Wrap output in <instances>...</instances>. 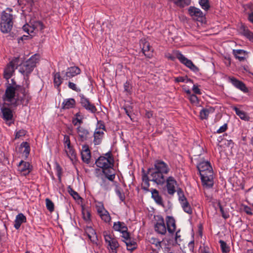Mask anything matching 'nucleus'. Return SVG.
I'll return each mask as SVG.
<instances>
[{
  "mask_svg": "<svg viewBox=\"0 0 253 253\" xmlns=\"http://www.w3.org/2000/svg\"><path fill=\"white\" fill-rule=\"evenodd\" d=\"M2 99L5 105L15 107L21 104L27 105L31 96L27 88L20 85H9L6 87Z\"/></svg>",
  "mask_w": 253,
  "mask_h": 253,
  "instance_id": "nucleus-1",
  "label": "nucleus"
},
{
  "mask_svg": "<svg viewBox=\"0 0 253 253\" xmlns=\"http://www.w3.org/2000/svg\"><path fill=\"white\" fill-rule=\"evenodd\" d=\"M170 169L168 164L161 160L154 162L153 167L148 169V174L151 181L157 185H162L166 181V175L168 174Z\"/></svg>",
  "mask_w": 253,
  "mask_h": 253,
  "instance_id": "nucleus-2",
  "label": "nucleus"
},
{
  "mask_svg": "<svg viewBox=\"0 0 253 253\" xmlns=\"http://www.w3.org/2000/svg\"><path fill=\"white\" fill-rule=\"evenodd\" d=\"M203 185L207 188H211L213 185V170L208 161H202L197 165Z\"/></svg>",
  "mask_w": 253,
  "mask_h": 253,
  "instance_id": "nucleus-3",
  "label": "nucleus"
},
{
  "mask_svg": "<svg viewBox=\"0 0 253 253\" xmlns=\"http://www.w3.org/2000/svg\"><path fill=\"white\" fill-rule=\"evenodd\" d=\"M11 8H7L1 13L0 22V30L3 33H8L11 31L13 26V15L10 12Z\"/></svg>",
  "mask_w": 253,
  "mask_h": 253,
  "instance_id": "nucleus-4",
  "label": "nucleus"
},
{
  "mask_svg": "<svg viewBox=\"0 0 253 253\" xmlns=\"http://www.w3.org/2000/svg\"><path fill=\"white\" fill-rule=\"evenodd\" d=\"M174 53L175 56L169 54L167 56L168 58L172 61H174L175 58H176L179 60L181 63L184 64L185 66L193 72H198L199 71V68L193 64L191 60H189L185 57L181 52L178 50H176L174 52Z\"/></svg>",
  "mask_w": 253,
  "mask_h": 253,
  "instance_id": "nucleus-5",
  "label": "nucleus"
},
{
  "mask_svg": "<svg viewBox=\"0 0 253 253\" xmlns=\"http://www.w3.org/2000/svg\"><path fill=\"white\" fill-rule=\"evenodd\" d=\"M40 55L35 54L32 55L20 69V72L23 75L28 76L34 70L36 66V63L39 60Z\"/></svg>",
  "mask_w": 253,
  "mask_h": 253,
  "instance_id": "nucleus-6",
  "label": "nucleus"
},
{
  "mask_svg": "<svg viewBox=\"0 0 253 253\" xmlns=\"http://www.w3.org/2000/svg\"><path fill=\"white\" fill-rule=\"evenodd\" d=\"M3 105L0 108V116L5 122L6 124L10 126L14 124L13 112L11 109Z\"/></svg>",
  "mask_w": 253,
  "mask_h": 253,
  "instance_id": "nucleus-7",
  "label": "nucleus"
},
{
  "mask_svg": "<svg viewBox=\"0 0 253 253\" xmlns=\"http://www.w3.org/2000/svg\"><path fill=\"white\" fill-rule=\"evenodd\" d=\"M188 12L191 18L203 23L205 19V14L198 8L191 6L188 9Z\"/></svg>",
  "mask_w": 253,
  "mask_h": 253,
  "instance_id": "nucleus-8",
  "label": "nucleus"
},
{
  "mask_svg": "<svg viewBox=\"0 0 253 253\" xmlns=\"http://www.w3.org/2000/svg\"><path fill=\"white\" fill-rule=\"evenodd\" d=\"M105 242L107 245L108 250L112 253H117L119 244L117 240L110 234H104Z\"/></svg>",
  "mask_w": 253,
  "mask_h": 253,
  "instance_id": "nucleus-9",
  "label": "nucleus"
},
{
  "mask_svg": "<svg viewBox=\"0 0 253 253\" xmlns=\"http://www.w3.org/2000/svg\"><path fill=\"white\" fill-rule=\"evenodd\" d=\"M154 230L159 234L164 235L167 233V227L164 218L162 216H157L154 224Z\"/></svg>",
  "mask_w": 253,
  "mask_h": 253,
  "instance_id": "nucleus-10",
  "label": "nucleus"
},
{
  "mask_svg": "<svg viewBox=\"0 0 253 253\" xmlns=\"http://www.w3.org/2000/svg\"><path fill=\"white\" fill-rule=\"evenodd\" d=\"M165 182L168 193L171 196L173 195L178 188L177 181L173 176H170L166 178Z\"/></svg>",
  "mask_w": 253,
  "mask_h": 253,
  "instance_id": "nucleus-11",
  "label": "nucleus"
},
{
  "mask_svg": "<svg viewBox=\"0 0 253 253\" xmlns=\"http://www.w3.org/2000/svg\"><path fill=\"white\" fill-rule=\"evenodd\" d=\"M76 131L79 141L84 142L90 138V134L89 131L88 129L83 126H79L76 128Z\"/></svg>",
  "mask_w": 253,
  "mask_h": 253,
  "instance_id": "nucleus-12",
  "label": "nucleus"
},
{
  "mask_svg": "<svg viewBox=\"0 0 253 253\" xmlns=\"http://www.w3.org/2000/svg\"><path fill=\"white\" fill-rule=\"evenodd\" d=\"M81 70L76 66H73L68 68L66 71H62V74L64 75L65 80H68L77 75L80 74Z\"/></svg>",
  "mask_w": 253,
  "mask_h": 253,
  "instance_id": "nucleus-13",
  "label": "nucleus"
},
{
  "mask_svg": "<svg viewBox=\"0 0 253 253\" xmlns=\"http://www.w3.org/2000/svg\"><path fill=\"white\" fill-rule=\"evenodd\" d=\"M95 164L97 167L104 169L105 168H110L113 166V162L110 161L107 159V158H105L104 156L99 157L95 161Z\"/></svg>",
  "mask_w": 253,
  "mask_h": 253,
  "instance_id": "nucleus-14",
  "label": "nucleus"
},
{
  "mask_svg": "<svg viewBox=\"0 0 253 253\" xmlns=\"http://www.w3.org/2000/svg\"><path fill=\"white\" fill-rule=\"evenodd\" d=\"M228 80L229 82H230L237 88L241 90L244 92H248V88L243 82L237 80L233 77H229Z\"/></svg>",
  "mask_w": 253,
  "mask_h": 253,
  "instance_id": "nucleus-15",
  "label": "nucleus"
},
{
  "mask_svg": "<svg viewBox=\"0 0 253 253\" xmlns=\"http://www.w3.org/2000/svg\"><path fill=\"white\" fill-rule=\"evenodd\" d=\"M18 170L24 175L29 174L32 169L29 162L21 161L18 165Z\"/></svg>",
  "mask_w": 253,
  "mask_h": 253,
  "instance_id": "nucleus-16",
  "label": "nucleus"
},
{
  "mask_svg": "<svg viewBox=\"0 0 253 253\" xmlns=\"http://www.w3.org/2000/svg\"><path fill=\"white\" fill-rule=\"evenodd\" d=\"M140 45L144 54L147 57H150L152 56V49L150 45V43L145 40H142Z\"/></svg>",
  "mask_w": 253,
  "mask_h": 253,
  "instance_id": "nucleus-17",
  "label": "nucleus"
},
{
  "mask_svg": "<svg viewBox=\"0 0 253 253\" xmlns=\"http://www.w3.org/2000/svg\"><path fill=\"white\" fill-rule=\"evenodd\" d=\"M143 172L142 175V183L141 184V188L146 192L150 191L149 187L150 186L149 181H151L150 179V175L147 173L144 172V170L143 169Z\"/></svg>",
  "mask_w": 253,
  "mask_h": 253,
  "instance_id": "nucleus-18",
  "label": "nucleus"
},
{
  "mask_svg": "<svg viewBox=\"0 0 253 253\" xmlns=\"http://www.w3.org/2000/svg\"><path fill=\"white\" fill-rule=\"evenodd\" d=\"M82 159L84 162L89 164L91 158L90 151L89 149L88 146L84 145L82 147V151L81 152Z\"/></svg>",
  "mask_w": 253,
  "mask_h": 253,
  "instance_id": "nucleus-19",
  "label": "nucleus"
},
{
  "mask_svg": "<svg viewBox=\"0 0 253 253\" xmlns=\"http://www.w3.org/2000/svg\"><path fill=\"white\" fill-rule=\"evenodd\" d=\"M167 229L169 233L173 234L176 229L175 221L172 216H168L166 219Z\"/></svg>",
  "mask_w": 253,
  "mask_h": 253,
  "instance_id": "nucleus-20",
  "label": "nucleus"
},
{
  "mask_svg": "<svg viewBox=\"0 0 253 253\" xmlns=\"http://www.w3.org/2000/svg\"><path fill=\"white\" fill-rule=\"evenodd\" d=\"M76 103V101L74 98H70L65 99L62 103L61 108L63 110L74 108L75 107Z\"/></svg>",
  "mask_w": 253,
  "mask_h": 253,
  "instance_id": "nucleus-21",
  "label": "nucleus"
},
{
  "mask_svg": "<svg viewBox=\"0 0 253 253\" xmlns=\"http://www.w3.org/2000/svg\"><path fill=\"white\" fill-rule=\"evenodd\" d=\"M26 222V217L22 213H18L15 218L14 220V227L16 229H19L21 225Z\"/></svg>",
  "mask_w": 253,
  "mask_h": 253,
  "instance_id": "nucleus-22",
  "label": "nucleus"
},
{
  "mask_svg": "<svg viewBox=\"0 0 253 253\" xmlns=\"http://www.w3.org/2000/svg\"><path fill=\"white\" fill-rule=\"evenodd\" d=\"M104 134V133L103 130L98 129H96L95 130L93 134V143L94 145H99L101 143Z\"/></svg>",
  "mask_w": 253,
  "mask_h": 253,
  "instance_id": "nucleus-23",
  "label": "nucleus"
},
{
  "mask_svg": "<svg viewBox=\"0 0 253 253\" xmlns=\"http://www.w3.org/2000/svg\"><path fill=\"white\" fill-rule=\"evenodd\" d=\"M214 109L212 107H209L202 109L200 112V117L201 120L207 119L210 113L214 112Z\"/></svg>",
  "mask_w": 253,
  "mask_h": 253,
  "instance_id": "nucleus-24",
  "label": "nucleus"
},
{
  "mask_svg": "<svg viewBox=\"0 0 253 253\" xmlns=\"http://www.w3.org/2000/svg\"><path fill=\"white\" fill-rule=\"evenodd\" d=\"M113 228L115 231L122 233L123 231L128 230L127 227L123 222L117 221L115 222L113 224Z\"/></svg>",
  "mask_w": 253,
  "mask_h": 253,
  "instance_id": "nucleus-25",
  "label": "nucleus"
},
{
  "mask_svg": "<svg viewBox=\"0 0 253 253\" xmlns=\"http://www.w3.org/2000/svg\"><path fill=\"white\" fill-rule=\"evenodd\" d=\"M88 238L93 244H96L97 241V237L94 230L91 227H88L86 229Z\"/></svg>",
  "mask_w": 253,
  "mask_h": 253,
  "instance_id": "nucleus-26",
  "label": "nucleus"
},
{
  "mask_svg": "<svg viewBox=\"0 0 253 253\" xmlns=\"http://www.w3.org/2000/svg\"><path fill=\"white\" fill-rule=\"evenodd\" d=\"M113 169L112 166L110 168H105L102 169V172L105 175L104 177L107 178L109 180L113 181L115 178V174L113 173Z\"/></svg>",
  "mask_w": 253,
  "mask_h": 253,
  "instance_id": "nucleus-27",
  "label": "nucleus"
},
{
  "mask_svg": "<svg viewBox=\"0 0 253 253\" xmlns=\"http://www.w3.org/2000/svg\"><path fill=\"white\" fill-rule=\"evenodd\" d=\"M152 198L156 203L161 206H163V202L162 197L160 196L159 191L156 189H152L151 190Z\"/></svg>",
  "mask_w": 253,
  "mask_h": 253,
  "instance_id": "nucleus-28",
  "label": "nucleus"
},
{
  "mask_svg": "<svg viewBox=\"0 0 253 253\" xmlns=\"http://www.w3.org/2000/svg\"><path fill=\"white\" fill-rule=\"evenodd\" d=\"M233 110L235 111L236 115L238 116L241 120L245 121H249L250 117L245 112L240 110L235 106L233 107Z\"/></svg>",
  "mask_w": 253,
  "mask_h": 253,
  "instance_id": "nucleus-29",
  "label": "nucleus"
},
{
  "mask_svg": "<svg viewBox=\"0 0 253 253\" xmlns=\"http://www.w3.org/2000/svg\"><path fill=\"white\" fill-rule=\"evenodd\" d=\"M63 80H65V78H64V75L62 78L59 72L53 74V83L54 86L57 88H58L62 84Z\"/></svg>",
  "mask_w": 253,
  "mask_h": 253,
  "instance_id": "nucleus-30",
  "label": "nucleus"
},
{
  "mask_svg": "<svg viewBox=\"0 0 253 253\" xmlns=\"http://www.w3.org/2000/svg\"><path fill=\"white\" fill-rule=\"evenodd\" d=\"M246 51L242 49H234L233 50V54L236 59L239 61H242L245 59Z\"/></svg>",
  "mask_w": 253,
  "mask_h": 253,
  "instance_id": "nucleus-31",
  "label": "nucleus"
},
{
  "mask_svg": "<svg viewBox=\"0 0 253 253\" xmlns=\"http://www.w3.org/2000/svg\"><path fill=\"white\" fill-rule=\"evenodd\" d=\"M100 181L99 184L100 186L104 190H109L111 189V184L108 179L103 176H100Z\"/></svg>",
  "mask_w": 253,
  "mask_h": 253,
  "instance_id": "nucleus-32",
  "label": "nucleus"
},
{
  "mask_svg": "<svg viewBox=\"0 0 253 253\" xmlns=\"http://www.w3.org/2000/svg\"><path fill=\"white\" fill-rule=\"evenodd\" d=\"M126 246L127 250L128 251H132L137 248V244L133 238L127 239L124 241Z\"/></svg>",
  "mask_w": 253,
  "mask_h": 253,
  "instance_id": "nucleus-33",
  "label": "nucleus"
},
{
  "mask_svg": "<svg viewBox=\"0 0 253 253\" xmlns=\"http://www.w3.org/2000/svg\"><path fill=\"white\" fill-rule=\"evenodd\" d=\"M15 69L14 67L8 64L4 71V78L6 80L10 79Z\"/></svg>",
  "mask_w": 253,
  "mask_h": 253,
  "instance_id": "nucleus-34",
  "label": "nucleus"
},
{
  "mask_svg": "<svg viewBox=\"0 0 253 253\" xmlns=\"http://www.w3.org/2000/svg\"><path fill=\"white\" fill-rule=\"evenodd\" d=\"M172 1L175 5L180 7H184L191 3V0H169Z\"/></svg>",
  "mask_w": 253,
  "mask_h": 253,
  "instance_id": "nucleus-35",
  "label": "nucleus"
},
{
  "mask_svg": "<svg viewBox=\"0 0 253 253\" xmlns=\"http://www.w3.org/2000/svg\"><path fill=\"white\" fill-rule=\"evenodd\" d=\"M43 25L42 23L40 21H36L31 23V27H30V29H32L34 31L36 30L37 31H41L43 29Z\"/></svg>",
  "mask_w": 253,
  "mask_h": 253,
  "instance_id": "nucleus-36",
  "label": "nucleus"
},
{
  "mask_svg": "<svg viewBox=\"0 0 253 253\" xmlns=\"http://www.w3.org/2000/svg\"><path fill=\"white\" fill-rule=\"evenodd\" d=\"M181 206L184 211V212H186L189 214H192L193 213L192 209L188 202V201H185L180 204Z\"/></svg>",
  "mask_w": 253,
  "mask_h": 253,
  "instance_id": "nucleus-37",
  "label": "nucleus"
},
{
  "mask_svg": "<svg viewBox=\"0 0 253 253\" xmlns=\"http://www.w3.org/2000/svg\"><path fill=\"white\" fill-rule=\"evenodd\" d=\"M187 98L189 100L190 103L196 106H200V100L198 97L195 94L188 96Z\"/></svg>",
  "mask_w": 253,
  "mask_h": 253,
  "instance_id": "nucleus-38",
  "label": "nucleus"
},
{
  "mask_svg": "<svg viewBox=\"0 0 253 253\" xmlns=\"http://www.w3.org/2000/svg\"><path fill=\"white\" fill-rule=\"evenodd\" d=\"M98 215L100 217L101 219L106 223L109 222L111 221V216L110 215L109 213L107 210L104 211L103 212H102Z\"/></svg>",
  "mask_w": 253,
  "mask_h": 253,
  "instance_id": "nucleus-39",
  "label": "nucleus"
},
{
  "mask_svg": "<svg viewBox=\"0 0 253 253\" xmlns=\"http://www.w3.org/2000/svg\"><path fill=\"white\" fill-rule=\"evenodd\" d=\"M242 34L251 41L253 42V33L250 31L248 29L244 27L242 31Z\"/></svg>",
  "mask_w": 253,
  "mask_h": 253,
  "instance_id": "nucleus-40",
  "label": "nucleus"
},
{
  "mask_svg": "<svg viewBox=\"0 0 253 253\" xmlns=\"http://www.w3.org/2000/svg\"><path fill=\"white\" fill-rule=\"evenodd\" d=\"M83 217L86 222L91 221V214L88 210L83 209L82 211Z\"/></svg>",
  "mask_w": 253,
  "mask_h": 253,
  "instance_id": "nucleus-41",
  "label": "nucleus"
},
{
  "mask_svg": "<svg viewBox=\"0 0 253 253\" xmlns=\"http://www.w3.org/2000/svg\"><path fill=\"white\" fill-rule=\"evenodd\" d=\"M68 191L75 200H78L81 198L79 194L76 191H74L70 186L68 187Z\"/></svg>",
  "mask_w": 253,
  "mask_h": 253,
  "instance_id": "nucleus-42",
  "label": "nucleus"
},
{
  "mask_svg": "<svg viewBox=\"0 0 253 253\" xmlns=\"http://www.w3.org/2000/svg\"><path fill=\"white\" fill-rule=\"evenodd\" d=\"M177 195L178 196V200L180 202V204L187 201V199L185 197L183 192L182 189L180 188H178L177 190Z\"/></svg>",
  "mask_w": 253,
  "mask_h": 253,
  "instance_id": "nucleus-43",
  "label": "nucleus"
},
{
  "mask_svg": "<svg viewBox=\"0 0 253 253\" xmlns=\"http://www.w3.org/2000/svg\"><path fill=\"white\" fill-rule=\"evenodd\" d=\"M21 147L24 148L23 153L25 154L26 157H28L30 153V148L29 144L27 142H23L21 144Z\"/></svg>",
  "mask_w": 253,
  "mask_h": 253,
  "instance_id": "nucleus-44",
  "label": "nucleus"
},
{
  "mask_svg": "<svg viewBox=\"0 0 253 253\" xmlns=\"http://www.w3.org/2000/svg\"><path fill=\"white\" fill-rule=\"evenodd\" d=\"M83 107L91 113H95L97 111L96 107L94 105V104L91 103L90 102L88 104V105H85Z\"/></svg>",
  "mask_w": 253,
  "mask_h": 253,
  "instance_id": "nucleus-45",
  "label": "nucleus"
},
{
  "mask_svg": "<svg viewBox=\"0 0 253 253\" xmlns=\"http://www.w3.org/2000/svg\"><path fill=\"white\" fill-rule=\"evenodd\" d=\"M83 107L91 113H95L97 111L96 107L94 105V104L91 103L90 102L88 104V105H85Z\"/></svg>",
  "mask_w": 253,
  "mask_h": 253,
  "instance_id": "nucleus-46",
  "label": "nucleus"
},
{
  "mask_svg": "<svg viewBox=\"0 0 253 253\" xmlns=\"http://www.w3.org/2000/svg\"><path fill=\"white\" fill-rule=\"evenodd\" d=\"M83 107L91 113H95L97 111L96 107L94 105V104L91 103L90 102L88 104V105H85Z\"/></svg>",
  "mask_w": 253,
  "mask_h": 253,
  "instance_id": "nucleus-47",
  "label": "nucleus"
},
{
  "mask_svg": "<svg viewBox=\"0 0 253 253\" xmlns=\"http://www.w3.org/2000/svg\"><path fill=\"white\" fill-rule=\"evenodd\" d=\"M199 3L201 7L205 10H209L210 7L208 0H199Z\"/></svg>",
  "mask_w": 253,
  "mask_h": 253,
  "instance_id": "nucleus-48",
  "label": "nucleus"
},
{
  "mask_svg": "<svg viewBox=\"0 0 253 253\" xmlns=\"http://www.w3.org/2000/svg\"><path fill=\"white\" fill-rule=\"evenodd\" d=\"M45 204L47 209L50 212L53 211L54 209L53 203L48 198L45 199Z\"/></svg>",
  "mask_w": 253,
  "mask_h": 253,
  "instance_id": "nucleus-49",
  "label": "nucleus"
},
{
  "mask_svg": "<svg viewBox=\"0 0 253 253\" xmlns=\"http://www.w3.org/2000/svg\"><path fill=\"white\" fill-rule=\"evenodd\" d=\"M219 243L220 244V247L223 253H227L229 252V248L224 241L222 240H220L219 241Z\"/></svg>",
  "mask_w": 253,
  "mask_h": 253,
  "instance_id": "nucleus-50",
  "label": "nucleus"
},
{
  "mask_svg": "<svg viewBox=\"0 0 253 253\" xmlns=\"http://www.w3.org/2000/svg\"><path fill=\"white\" fill-rule=\"evenodd\" d=\"M79 96L80 97V102L83 107L85 105H88V104L90 103L88 99L86 98L83 94H80Z\"/></svg>",
  "mask_w": 253,
  "mask_h": 253,
  "instance_id": "nucleus-51",
  "label": "nucleus"
},
{
  "mask_svg": "<svg viewBox=\"0 0 253 253\" xmlns=\"http://www.w3.org/2000/svg\"><path fill=\"white\" fill-rule=\"evenodd\" d=\"M96 209L98 214L101 213L102 212H103L104 211H105L106 210L104 208L103 203L101 202H98L96 204Z\"/></svg>",
  "mask_w": 253,
  "mask_h": 253,
  "instance_id": "nucleus-52",
  "label": "nucleus"
},
{
  "mask_svg": "<svg viewBox=\"0 0 253 253\" xmlns=\"http://www.w3.org/2000/svg\"><path fill=\"white\" fill-rule=\"evenodd\" d=\"M218 206L220 209V211L221 213L222 216L223 218H224L225 219H226L229 217V214L228 212L227 211H225L223 209V208L222 207V206L220 205V204L218 203Z\"/></svg>",
  "mask_w": 253,
  "mask_h": 253,
  "instance_id": "nucleus-53",
  "label": "nucleus"
},
{
  "mask_svg": "<svg viewBox=\"0 0 253 253\" xmlns=\"http://www.w3.org/2000/svg\"><path fill=\"white\" fill-rule=\"evenodd\" d=\"M150 242L155 246L157 248H160L161 247V241H159L157 238H151L150 239Z\"/></svg>",
  "mask_w": 253,
  "mask_h": 253,
  "instance_id": "nucleus-54",
  "label": "nucleus"
},
{
  "mask_svg": "<svg viewBox=\"0 0 253 253\" xmlns=\"http://www.w3.org/2000/svg\"><path fill=\"white\" fill-rule=\"evenodd\" d=\"M15 139H18L21 137L24 136L26 133V131L23 129H20L15 131Z\"/></svg>",
  "mask_w": 253,
  "mask_h": 253,
  "instance_id": "nucleus-55",
  "label": "nucleus"
},
{
  "mask_svg": "<svg viewBox=\"0 0 253 253\" xmlns=\"http://www.w3.org/2000/svg\"><path fill=\"white\" fill-rule=\"evenodd\" d=\"M66 153L69 157L72 160L73 159H75L76 158V153L75 151L73 148L71 149H68V150H66Z\"/></svg>",
  "mask_w": 253,
  "mask_h": 253,
  "instance_id": "nucleus-56",
  "label": "nucleus"
},
{
  "mask_svg": "<svg viewBox=\"0 0 253 253\" xmlns=\"http://www.w3.org/2000/svg\"><path fill=\"white\" fill-rule=\"evenodd\" d=\"M19 63V57L14 58L9 63L10 65L16 69Z\"/></svg>",
  "mask_w": 253,
  "mask_h": 253,
  "instance_id": "nucleus-57",
  "label": "nucleus"
},
{
  "mask_svg": "<svg viewBox=\"0 0 253 253\" xmlns=\"http://www.w3.org/2000/svg\"><path fill=\"white\" fill-rule=\"evenodd\" d=\"M115 192L117 195L119 197V199L121 201H124L125 199V196L123 192H122L120 189L116 188L115 189Z\"/></svg>",
  "mask_w": 253,
  "mask_h": 253,
  "instance_id": "nucleus-58",
  "label": "nucleus"
},
{
  "mask_svg": "<svg viewBox=\"0 0 253 253\" xmlns=\"http://www.w3.org/2000/svg\"><path fill=\"white\" fill-rule=\"evenodd\" d=\"M68 87L70 89H72L73 90H74L77 92L81 91V89L79 87H78L74 83L69 82L68 83Z\"/></svg>",
  "mask_w": 253,
  "mask_h": 253,
  "instance_id": "nucleus-59",
  "label": "nucleus"
},
{
  "mask_svg": "<svg viewBox=\"0 0 253 253\" xmlns=\"http://www.w3.org/2000/svg\"><path fill=\"white\" fill-rule=\"evenodd\" d=\"M122 109L124 110L125 111L126 114L130 118V113L132 111V108L131 106L129 105H126L124 106Z\"/></svg>",
  "mask_w": 253,
  "mask_h": 253,
  "instance_id": "nucleus-60",
  "label": "nucleus"
},
{
  "mask_svg": "<svg viewBox=\"0 0 253 253\" xmlns=\"http://www.w3.org/2000/svg\"><path fill=\"white\" fill-rule=\"evenodd\" d=\"M192 90L194 92L193 94L201 95L202 92L200 89L199 88V86L197 84H194L192 87Z\"/></svg>",
  "mask_w": 253,
  "mask_h": 253,
  "instance_id": "nucleus-61",
  "label": "nucleus"
},
{
  "mask_svg": "<svg viewBox=\"0 0 253 253\" xmlns=\"http://www.w3.org/2000/svg\"><path fill=\"white\" fill-rule=\"evenodd\" d=\"M122 235L121 236L123 239V241L124 242L131 238L130 236L129 233L127 232V230H126V231H123L122 233Z\"/></svg>",
  "mask_w": 253,
  "mask_h": 253,
  "instance_id": "nucleus-62",
  "label": "nucleus"
},
{
  "mask_svg": "<svg viewBox=\"0 0 253 253\" xmlns=\"http://www.w3.org/2000/svg\"><path fill=\"white\" fill-rule=\"evenodd\" d=\"M72 123L74 126H77L78 123L80 125L83 123V118L80 117V118H79L77 117L73 118L72 120Z\"/></svg>",
  "mask_w": 253,
  "mask_h": 253,
  "instance_id": "nucleus-63",
  "label": "nucleus"
},
{
  "mask_svg": "<svg viewBox=\"0 0 253 253\" xmlns=\"http://www.w3.org/2000/svg\"><path fill=\"white\" fill-rule=\"evenodd\" d=\"M124 90L127 93H130L131 92V87L129 83L127 82H126L124 84Z\"/></svg>",
  "mask_w": 253,
  "mask_h": 253,
  "instance_id": "nucleus-64",
  "label": "nucleus"
}]
</instances>
